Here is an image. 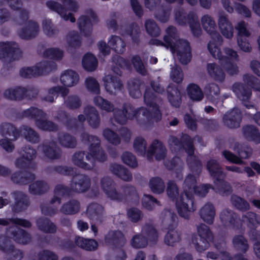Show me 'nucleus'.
Segmentation results:
<instances>
[{"label":"nucleus","instance_id":"obj_18","mask_svg":"<svg viewBox=\"0 0 260 260\" xmlns=\"http://www.w3.org/2000/svg\"><path fill=\"white\" fill-rule=\"evenodd\" d=\"M141 233L144 235L148 241L152 244L157 242L159 234L155 226L151 223H146L142 228Z\"/></svg>","mask_w":260,"mask_h":260},{"label":"nucleus","instance_id":"obj_36","mask_svg":"<svg viewBox=\"0 0 260 260\" xmlns=\"http://www.w3.org/2000/svg\"><path fill=\"white\" fill-rule=\"evenodd\" d=\"M69 92V90L66 88L59 86L54 87L51 88L48 91V95L45 98V100L52 102L59 93H60L62 96L66 95Z\"/></svg>","mask_w":260,"mask_h":260},{"label":"nucleus","instance_id":"obj_61","mask_svg":"<svg viewBox=\"0 0 260 260\" xmlns=\"http://www.w3.org/2000/svg\"><path fill=\"white\" fill-rule=\"evenodd\" d=\"M86 87L91 91L95 93H99L100 91L99 84L93 78H88L85 81Z\"/></svg>","mask_w":260,"mask_h":260},{"label":"nucleus","instance_id":"obj_53","mask_svg":"<svg viewBox=\"0 0 260 260\" xmlns=\"http://www.w3.org/2000/svg\"><path fill=\"white\" fill-rule=\"evenodd\" d=\"M207 167L211 175L214 177H218L221 173L218 164L214 160H210L208 162Z\"/></svg>","mask_w":260,"mask_h":260},{"label":"nucleus","instance_id":"obj_56","mask_svg":"<svg viewBox=\"0 0 260 260\" xmlns=\"http://www.w3.org/2000/svg\"><path fill=\"white\" fill-rule=\"evenodd\" d=\"M122 159L124 163L131 167H135L137 166L136 158L131 153L124 152L122 156Z\"/></svg>","mask_w":260,"mask_h":260},{"label":"nucleus","instance_id":"obj_3","mask_svg":"<svg viewBox=\"0 0 260 260\" xmlns=\"http://www.w3.org/2000/svg\"><path fill=\"white\" fill-rule=\"evenodd\" d=\"M176 30L174 27H169L166 31L162 42L157 39L151 40V44L156 46L170 48L174 56L176 57L183 64H186L191 59L190 49L188 43L185 40H178Z\"/></svg>","mask_w":260,"mask_h":260},{"label":"nucleus","instance_id":"obj_20","mask_svg":"<svg viewBox=\"0 0 260 260\" xmlns=\"http://www.w3.org/2000/svg\"><path fill=\"white\" fill-rule=\"evenodd\" d=\"M60 80L63 85L72 87L77 84L79 81V77L75 72L68 70L61 73Z\"/></svg>","mask_w":260,"mask_h":260},{"label":"nucleus","instance_id":"obj_39","mask_svg":"<svg viewBox=\"0 0 260 260\" xmlns=\"http://www.w3.org/2000/svg\"><path fill=\"white\" fill-rule=\"evenodd\" d=\"M233 91L237 97L243 102L249 99L251 95L250 91L240 84L234 85Z\"/></svg>","mask_w":260,"mask_h":260},{"label":"nucleus","instance_id":"obj_41","mask_svg":"<svg viewBox=\"0 0 260 260\" xmlns=\"http://www.w3.org/2000/svg\"><path fill=\"white\" fill-rule=\"evenodd\" d=\"M241 220V222H248V225L251 228L260 224V217L255 212H247L246 215L243 216Z\"/></svg>","mask_w":260,"mask_h":260},{"label":"nucleus","instance_id":"obj_2","mask_svg":"<svg viewBox=\"0 0 260 260\" xmlns=\"http://www.w3.org/2000/svg\"><path fill=\"white\" fill-rule=\"evenodd\" d=\"M154 95L149 90H147L144 94V102L152 112L150 113L146 109L141 108L134 110L130 105L125 106L123 111H118L115 114V120L120 123L125 122L126 119L136 118L139 120H158L161 117V114L158 107L154 103Z\"/></svg>","mask_w":260,"mask_h":260},{"label":"nucleus","instance_id":"obj_55","mask_svg":"<svg viewBox=\"0 0 260 260\" xmlns=\"http://www.w3.org/2000/svg\"><path fill=\"white\" fill-rule=\"evenodd\" d=\"M45 56L53 59H60L63 56V52L59 49L51 48L46 51Z\"/></svg>","mask_w":260,"mask_h":260},{"label":"nucleus","instance_id":"obj_38","mask_svg":"<svg viewBox=\"0 0 260 260\" xmlns=\"http://www.w3.org/2000/svg\"><path fill=\"white\" fill-rule=\"evenodd\" d=\"M180 236L179 232L172 229L170 230L165 237V243L168 245L173 246L175 243L180 241Z\"/></svg>","mask_w":260,"mask_h":260},{"label":"nucleus","instance_id":"obj_8","mask_svg":"<svg viewBox=\"0 0 260 260\" xmlns=\"http://www.w3.org/2000/svg\"><path fill=\"white\" fill-rule=\"evenodd\" d=\"M96 22V16L91 10L88 11L86 15L81 16L78 21L81 34L85 36H89L92 31V25Z\"/></svg>","mask_w":260,"mask_h":260},{"label":"nucleus","instance_id":"obj_5","mask_svg":"<svg viewBox=\"0 0 260 260\" xmlns=\"http://www.w3.org/2000/svg\"><path fill=\"white\" fill-rule=\"evenodd\" d=\"M133 147L139 155H146L148 158L155 155L156 159L160 160L165 157L166 153V150L162 144L156 140L152 143L148 151L146 152V142L141 137H137L135 139Z\"/></svg>","mask_w":260,"mask_h":260},{"label":"nucleus","instance_id":"obj_42","mask_svg":"<svg viewBox=\"0 0 260 260\" xmlns=\"http://www.w3.org/2000/svg\"><path fill=\"white\" fill-rule=\"evenodd\" d=\"M199 237L205 238L210 241L213 239V235L209 228L204 223H201L197 226Z\"/></svg>","mask_w":260,"mask_h":260},{"label":"nucleus","instance_id":"obj_47","mask_svg":"<svg viewBox=\"0 0 260 260\" xmlns=\"http://www.w3.org/2000/svg\"><path fill=\"white\" fill-rule=\"evenodd\" d=\"M38 260H59V256L54 251L44 249L40 251L37 254Z\"/></svg>","mask_w":260,"mask_h":260},{"label":"nucleus","instance_id":"obj_51","mask_svg":"<svg viewBox=\"0 0 260 260\" xmlns=\"http://www.w3.org/2000/svg\"><path fill=\"white\" fill-rule=\"evenodd\" d=\"M20 132L24 136L25 139L30 142H36L38 140L37 135L29 127L25 126L21 128Z\"/></svg>","mask_w":260,"mask_h":260},{"label":"nucleus","instance_id":"obj_43","mask_svg":"<svg viewBox=\"0 0 260 260\" xmlns=\"http://www.w3.org/2000/svg\"><path fill=\"white\" fill-rule=\"evenodd\" d=\"M112 171L122 179L128 181L131 179L132 175L124 168L119 165H114L112 167Z\"/></svg>","mask_w":260,"mask_h":260},{"label":"nucleus","instance_id":"obj_21","mask_svg":"<svg viewBox=\"0 0 260 260\" xmlns=\"http://www.w3.org/2000/svg\"><path fill=\"white\" fill-rule=\"evenodd\" d=\"M75 243L78 247L87 251H94L98 247V242L94 239H85L81 237H76Z\"/></svg>","mask_w":260,"mask_h":260},{"label":"nucleus","instance_id":"obj_29","mask_svg":"<svg viewBox=\"0 0 260 260\" xmlns=\"http://www.w3.org/2000/svg\"><path fill=\"white\" fill-rule=\"evenodd\" d=\"M10 223L21 225L24 228H29L31 226V223L27 220L19 218H12L3 219L0 218V225H7Z\"/></svg>","mask_w":260,"mask_h":260},{"label":"nucleus","instance_id":"obj_58","mask_svg":"<svg viewBox=\"0 0 260 260\" xmlns=\"http://www.w3.org/2000/svg\"><path fill=\"white\" fill-rule=\"evenodd\" d=\"M145 27L147 32L151 36H156L159 34V29L152 21H146Z\"/></svg>","mask_w":260,"mask_h":260},{"label":"nucleus","instance_id":"obj_54","mask_svg":"<svg viewBox=\"0 0 260 260\" xmlns=\"http://www.w3.org/2000/svg\"><path fill=\"white\" fill-rule=\"evenodd\" d=\"M170 77L174 82L177 83L181 82L183 80V76L180 68L178 66L172 68L170 73Z\"/></svg>","mask_w":260,"mask_h":260},{"label":"nucleus","instance_id":"obj_9","mask_svg":"<svg viewBox=\"0 0 260 260\" xmlns=\"http://www.w3.org/2000/svg\"><path fill=\"white\" fill-rule=\"evenodd\" d=\"M105 241L114 249H124L126 244L124 235L120 231H110L105 237Z\"/></svg>","mask_w":260,"mask_h":260},{"label":"nucleus","instance_id":"obj_44","mask_svg":"<svg viewBox=\"0 0 260 260\" xmlns=\"http://www.w3.org/2000/svg\"><path fill=\"white\" fill-rule=\"evenodd\" d=\"M7 260H21L24 256V252L23 250L16 248L13 245L6 252Z\"/></svg>","mask_w":260,"mask_h":260},{"label":"nucleus","instance_id":"obj_28","mask_svg":"<svg viewBox=\"0 0 260 260\" xmlns=\"http://www.w3.org/2000/svg\"><path fill=\"white\" fill-rule=\"evenodd\" d=\"M38 31V26L34 22H29L27 26L21 30L19 32V36L23 39H29L36 35Z\"/></svg>","mask_w":260,"mask_h":260},{"label":"nucleus","instance_id":"obj_32","mask_svg":"<svg viewBox=\"0 0 260 260\" xmlns=\"http://www.w3.org/2000/svg\"><path fill=\"white\" fill-rule=\"evenodd\" d=\"M75 179L74 190L77 192H83L89 186V181L86 177L79 175Z\"/></svg>","mask_w":260,"mask_h":260},{"label":"nucleus","instance_id":"obj_17","mask_svg":"<svg viewBox=\"0 0 260 260\" xmlns=\"http://www.w3.org/2000/svg\"><path fill=\"white\" fill-rule=\"evenodd\" d=\"M241 119V113L239 110L234 109L224 116L223 122L228 127L236 128L239 126Z\"/></svg>","mask_w":260,"mask_h":260},{"label":"nucleus","instance_id":"obj_52","mask_svg":"<svg viewBox=\"0 0 260 260\" xmlns=\"http://www.w3.org/2000/svg\"><path fill=\"white\" fill-rule=\"evenodd\" d=\"M94 103L102 110L110 111L113 109L112 105L101 96H96L93 100Z\"/></svg>","mask_w":260,"mask_h":260},{"label":"nucleus","instance_id":"obj_6","mask_svg":"<svg viewBox=\"0 0 260 260\" xmlns=\"http://www.w3.org/2000/svg\"><path fill=\"white\" fill-rule=\"evenodd\" d=\"M66 9L62 8L60 4L56 2H49L47 6L50 9L56 11L65 20H70L72 22L75 21V19L72 16V12L77 10V5L74 0H61Z\"/></svg>","mask_w":260,"mask_h":260},{"label":"nucleus","instance_id":"obj_30","mask_svg":"<svg viewBox=\"0 0 260 260\" xmlns=\"http://www.w3.org/2000/svg\"><path fill=\"white\" fill-rule=\"evenodd\" d=\"M244 134L246 138L257 143L260 141V135L254 126H247L244 128Z\"/></svg>","mask_w":260,"mask_h":260},{"label":"nucleus","instance_id":"obj_59","mask_svg":"<svg viewBox=\"0 0 260 260\" xmlns=\"http://www.w3.org/2000/svg\"><path fill=\"white\" fill-rule=\"evenodd\" d=\"M84 153L83 152H78L74 154L73 157V161L77 166L85 169H89L91 168L90 166L86 163L83 162L82 160Z\"/></svg>","mask_w":260,"mask_h":260},{"label":"nucleus","instance_id":"obj_7","mask_svg":"<svg viewBox=\"0 0 260 260\" xmlns=\"http://www.w3.org/2000/svg\"><path fill=\"white\" fill-rule=\"evenodd\" d=\"M52 62L44 61L37 64L35 67H25L21 69L20 74L24 78H31L40 76L50 71L53 68Z\"/></svg>","mask_w":260,"mask_h":260},{"label":"nucleus","instance_id":"obj_40","mask_svg":"<svg viewBox=\"0 0 260 260\" xmlns=\"http://www.w3.org/2000/svg\"><path fill=\"white\" fill-rule=\"evenodd\" d=\"M148 242L146 237L142 233L133 236L131 241L132 246L135 248L145 247Z\"/></svg>","mask_w":260,"mask_h":260},{"label":"nucleus","instance_id":"obj_19","mask_svg":"<svg viewBox=\"0 0 260 260\" xmlns=\"http://www.w3.org/2000/svg\"><path fill=\"white\" fill-rule=\"evenodd\" d=\"M21 52L18 48V45L14 43H0V59L5 56L14 55V54L20 55Z\"/></svg>","mask_w":260,"mask_h":260},{"label":"nucleus","instance_id":"obj_34","mask_svg":"<svg viewBox=\"0 0 260 260\" xmlns=\"http://www.w3.org/2000/svg\"><path fill=\"white\" fill-rule=\"evenodd\" d=\"M26 89L22 87H17L15 89H9L5 91L4 95L6 98L11 100H16L22 98L25 94Z\"/></svg>","mask_w":260,"mask_h":260},{"label":"nucleus","instance_id":"obj_13","mask_svg":"<svg viewBox=\"0 0 260 260\" xmlns=\"http://www.w3.org/2000/svg\"><path fill=\"white\" fill-rule=\"evenodd\" d=\"M236 28L238 31L237 40L239 46L244 51H249L251 47L246 41V37L249 35V32L246 28L245 23L243 22H239Z\"/></svg>","mask_w":260,"mask_h":260},{"label":"nucleus","instance_id":"obj_25","mask_svg":"<svg viewBox=\"0 0 260 260\" xmlns=\"http://www.w3.org/2000/svg\"><path fill=\"white\" fill-rule=\"evenodd\" d=\"M218 24L222 34L225 37L230 38L233 36V27L225 16L223 15L220 16Z\"/></svg>","mask_w":260,"mask_h":260},{"label":"nucleus","instance_id":"obj_46","mask_svg":"<svg viewBox=\"0 0 260 260\" xmlns=\"http://www.w3.org/2000/svg\"><path fill=\"white\" fill-rule=\"evenodd\" d=\"M24 151L23 155H26V158H19L17 159L15 165L17 168H22L25 166L26 164L31 159L33 158L35 154H36L35 151L31 148H28Z\"/></svg>","mask_w":260,"mask_h":260},{"label":"nucleus","instance_id":"obj_57","mask_svg":"<svg viewBox=\"0 0 260 260\" xmlns=\"http://www.w3.org/2000/svg\"><path fill=\"white\" fill-rule=\"evenodd\" d=\"M142 205L147 209L151 210L153 207L158 205L157 202L151 196L144 195L142 199Z\"/></svg>","mask_w":260,"mask_h":260},{"label":"nucleus","instance_id":"obj_27","mask_svg":"<svg viewBox=\"0 0 260 260\" xmlns=\"http://www.w3.org/2000/svg\"><path fill=\"white\" fill-rule=\"evenodd\" d=\"M82 66L85 70L88 71H93L98 66L97 59L92 54L87 53L83 58Z\"/></svg>","mask_w":260,"mask_h":260},{"label":"nucleus","instance_id":"obj_33","mask_svg":"<svg viewBox=\"0 0 260 260\" xmlns=\"http://www.w3.org/2000/svg\"><path fill=\"white\" fill-rule=\"evenodd\" d=\"M108 45L117 53H122L124 50L125 44L118 37L112 36L108 41Z\"/></svg>","mask_w":260,"mask_h":260},{"label":"nucleus","instance_id":"obj_49","mask_svg":"<svg viewBox=\"0 0 260 260\" xmlns=\"http://www.w3.org/2000/svg\"><path fill=\"white\" fill-rule=\"evenodd\" d=\"M46 184L42 181H36L30 184L29 191L34 194H41L47 190Z\"/></svg>","mask_w":260,"mask_h":260},{"label":"nucleus","instance_id":"obj_62","mask_svg":"<svg viewBox=\"0 0 260 260\" xmlns=\"http://www.w3.org/2000/svg\"><path fill=\"white\" fill-rule=\"evenodd\" d=\"M67 41L69 46L76 47L80 44V39L77 34L73 32L67 36Z\"/></svg>","mask_w":260,"mask_h":260},{"label":"nucleus","instance_id":"obj_4","mask_svg":"<svg viewBox=\"0 0 260 260\" xmlns=\"http://www.w3.org/2000/svg\"><path fill=\"white\" fill-rule=\"evenodd\" d=\"M195 179L192 175H189L185 180V190L176 202V208L180 211H190L193 209V196H204L208 191L210 185H205L195 188Z\"/></svg>","mask_w":260,"mask_h":260},{"label":"nucleus","instance_id":"obj_10","mask_svg":"<svg viewBox=\"0 0 260 260\" xmlns=\"http://www.w3.org/2000/svg\"><path fill=\"white\" fill-rule=\"evenodd\" d=\"M6 233L19 244L26 245L30 242L31 235L26 231L16 225H12L7 229Z\"/></svg>","mask_w":260,"mask_h":260},{"label":"nucleus","instance_id":"obj_64","mask_svg":"<svg viewBox=\"0 0 260 260\" xmlns=\"http://www.w3.org/2000/svg\"><path fill=\"white\" fill-rule=\"evenodd\" d=\"M79 209V203L77 201L73 200L64 204L62 210L63 211H76Z\"/></svg>","mask_w":260,"mask_h":260},{"label":"nucleus","instance_id":"obj_26","mask_svg":"<svg viewBox=\"0 0 260 260\" xmlns=\"http://www.w3.org/2000/svg\"><path fill=\"white\" fill-rule=\"evenodd\" d=\"M177 216L174 212H167L165 214L161 224L164 228L173 229L177 223Z\"/></svg>","mask_w":260,"mask_h":260},{"label":"nucleus","instance_id":"obj_22","mask_svg":"<svg viewBox=\"0 0 260 260\" xmlns=\"http://www.w3.org/2000/svg\"><path fill=\"white\" fill-rule=\"evenodd\" d=\"M36 223L38 228L44 233L54 234L56 232V226L47 218H38Z\"/></svg>","mask_w":260,"mask_h":260},{"label":"nucleus","instance_id":"obj_14","mask_svg":"<svg viewBox=\"0 0 260 260\" xmlns=\"http://www.w3.org/2000/svg\"><path fill=\"white\" fill-rule=\"evenodd\" d=\"M220 219L223 225L225 228L232 226L234 229H238L242 225L241 220L237 218L235 212H221Z\"/></svg>","mask_w":260,"mask_h":260},{"label":"nucleus","instance_id":"obj_12","mask_svg":"<svg viewBox=\"0 0 260 260\" xmlns=\"http://www.w3.org/2000/svg\"><path fill=\"white\" fill-rule=\"evenodd\" d=\"M87 137H88V141L90 143V151L93 154L86 155V159L92 161V160L94 159L95 158L101 161L105 160L106 159L105 154L103 151L98 147V145L100 144L99 139L96 137L92 136H87Z\"/></svg>","mask_w":260,"mask_h":260},{"label":"nucleus","instance_id":"obj_63","mask_svg":"<svg viewBox=\"0 0 260 260\" xmlns=\"http://www.w3.org/2000/svg\"><path fill=\"white\" fill-rule=\"evenodd\" d=\"M13 245L11 244L10 239L4 235L0 236V250L5 253Z\"/></svg>","mask_w":260,"mask_h":260},{"label":"nucleus","instance_id":"obj_11","mask_svg":"<svg viewBox=\"0 0 260 260\" xmlns=\"http://www.w3.org/2000/svg\"><path fill=\"white\" fill-rule=\"evenodd\" d=\"M25 114L28 117H36V124L41 129L53 131L55 128V125L52 122L44 119V113L37 108H31L25 111Z\"/></svg>","mask_w":260,"mask_h":260},{"label":"nucleus","instance_id":"obj_48","mask_svg":"<svg viewBox=\"0 0 260 260\" xmlns=\"http://www.w3.org/2000/svg\"><path fill=\"white\" fill-rule=\"evenodd\" d=\"M151 190L155 193L162 192L165 189V186L162 180L159 178H154L150 180L149 183Z\"/></svg>","mask_w":260,"mask_h":260},{"label":"nucleus","instance_id":"obj_45","mask_svg":"<svg viewBox=\"0 0 260 260\" xmlns=\"http://www.w3.org/2000/svg\"><path fill=\"white\" fill-rule=\"evenodd\" d=\"M168 99L170 103L175 107H177L180 103V93L176 88L169 86L168 89Z\"/></svg>","mask_w":260,"mask_h":260},{"label":"nucleus","instance_id":"obj_31","mask_svg":"<svg viewBox=\"0 0 260 260\" xmlns=\"http://www.w3.org/2000/svg\"><path fill=\"white\" fill-rule=\"evenodd\" d=\"M207 70L208 74L217 80H221L224 77L223 70L215 63H208Z\"/></svg>","mask_w":260,"mask_h":260},{"label":"nucleus","instance_id":"obj_37","mask_svg":"<svg viewBox=\"0 0 260 260\" xmlns=\"http://www.w3.org/2000/svg\"><path fill=\"white\" fill-rule=\"evenodd\" d=\"M187 93L190 98L193 101H199L203 98L202 91L196 84H190L188 86Z\"/></svg>","mask_w":260,"mask_h":260},{"label":"nucleus","instance_id":"obj_15","mask_svg":"<svg viewBox=\"0 0 260 260\" xmlns=\"http://www.w3.org/2000/svg\"><path fill=\"white\" fill-rule=\"evenodd\" d=\"M84 114L79 115L78 120L80 122L87 120L89 124L93 126H96L99 123V117L97 111L93 107H87L84 110Z\"/></svg>","mask_w":260,"mask_h":260},{"label":"nucleus","instance_id":"obj_24","mask_svg":"<svg viewBox=\"0 0 260 260\" xmlns=\"http://www.w3.org/2000/svg\"><path fill=\"white\" fill-rule=\"evenodd\" d=\"M232 242L234 248L242 253H246L249 249L247 240L242 235L234 236Z\"/></svg>","mask_w":260,"mask_h":260},{"label":"nucleus","instance_id":"obj_23","mask_svg":"<svg viewBox=\"0 0 260 260\" xmlns=\"http://www.w3.org/2000/svg\"><path fill=\"white\" fill-rule=\"evenodd\" d=\"M101 184L102 188L109 197L113 200H121V196L117 193L112 182L108 179H102Z\"/></svg>","mask_w":260,"mask_h":260},{"label":"nucleus","instance_id":"obj_16","mask_svg":"<svg viewBox=\"0 0 260 260\" xmlns=\"http://www.w3.org/2000/svg\"><path fill=\"white\" fill-rule=\"evenodd\" d=\"M104 82L106 90L111 94H115L121 89L122 84L117 77L107 75Z\"/></svg>","mask_w":260,"mask_h":260},{"label":"nucleus","instance_id":"obj_50","mask_svg":"<svg viewBox=\"0 0 260 260\" xmlns=\"http://www.w3.org/2000/svg\"><path fill=\"white\" fill-rule=\"evenodd\" d=\"M232 203L234 206L239 210H248L249 205L247 202L242 198L234 196L232 197Z\"/></svg>","mask_w":260,"mask_h":260},{"label":"nucleus","instance_id":"obj_1","mask_svg":"<svg viewBox=\"0 0 260 260\" xmlns=\"http://www.w3.org/2000/svg\"><path fill=\"white\" fill-rule=\"evenodd\" d=\"M202 24L205 29L209 34L212 35V40L208 45V48L215 58L219 59L221 62H225V68L226 72L233 75L237 72V68L236 66L234 64L232 61L236 59L237 54L236 52L231 49H226L224 51L225 56L221 55L218 45L221 42V38L218 34L215 33V23L210 16L205 15L202 18Z\"/></svg>","mask_w":260,"mask_h":260},{"label":"nucleus","instance_id":"obj_60","mask_svg":"<svg viewBox=\"0 0 260 260\" xmlns=\"http://www.w3.org/2000/svg\"><path fill=\"white\" fill-rule=\"evenodd\" d=\"M104 137L110 143L117 144L120 142L119 137L112 131L106 129L103 132Z\"/></svg>","mask_w":260,"mask_h":260},{"label":"nucleus","instance_id":"obj_35","mask_svg":"<svg viewBox=\"0 0 260 260\" xmlns=\"http://www.w3.org/2000/svg\"><path fill=\"white\" fill-rule=\"evenodd\" d=\"M209 241L197 236H194L192 238V242L196 249L200 252L204 251L209 247Z\"/></svg>","mask_w":260,"mask_h":260}]
</instances>
